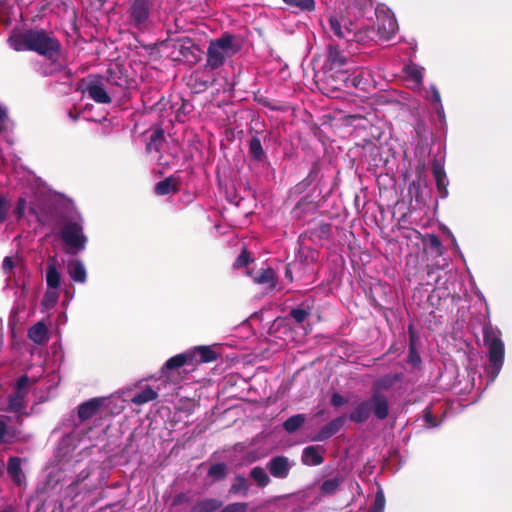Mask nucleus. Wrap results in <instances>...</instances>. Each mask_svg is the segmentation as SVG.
Masks as SVG:
<instances>
[{"mask_svg":"<svg viewBox=\"0 0 512 512\" xmlns=\"http://www.w3.org/2000/svg\"><path fill=\"white\" fill-rule=\"evenodd\" d=\"M164 131L165 130H154L150 137V141L147 144V150L159 151L162 143L164 142Z\"/></svg>","mask_w":512,"mask_h":512,"instance_id":"obj_44","label":"nucleus"},{"mask_svg":"<svg viewBox=\"0 0 512 512\" xmlns=\"http://www.w3.org/2000/svg\"><path fill=\"white\" fill-rule=\"evenodd\" d=\"M194 357L193 365L201 363H210L216 361L218 353L210 346H197L191 350H188Z\"/></svg>","mask_w":512,"mask_h":512,"instance_id":"obj_18","label":"nucleus"},{"mask_svg":"<svg viewBox=\"0 0 512 512\" xmlns=\"http://www.w3.org/2000/svg\"><path fill=\"white\" fill-rule=\"evenodd\" d=\"M407 362L413 367H419L422 363L421 357L416 350L415 344L409 345V353L407 357Z\"/></svg>","mask_w":512,"mask_h":512,"instance_id":"obj_48","label":"nucleus"},{"mask_svg":"<svg viewBox=\"0 0 512 512\" xmlns=\"http://www.w3.org/2000/svg\"><path fill=\"white\" fill-rule=\"evenodd\" d=\"M408 334H409V345L415 344V341L417 339V333L415 331L413 324L408 325Z\"/></svg>","mask_w":512,"mask_h":512,"instance_id":"obj_58","label":"nucleus"},{"mask_svg":"<svg viewBox=\"0 0 512 512\" xmlns=\"http://www.w3.org/2000/svg\"><path fill=\"white\" fill-rule=\"evenodd\" d=\"M372 413L381 421L389 415L388 399L377 390L372 391L369 399L357 403L348 415V419L355 424H363L370 418Z\"/></svg>","mask_w":512,"mask_h":512,"instance_id":"obj_2","label":"nucleus"},{"mask_svg":"<svg viewBox=\"0 0 512 512\" xmlns=\"http://www.w3.org/2000/svg\"><path fill=\"white\" fill-rule=\"evenodd\" d=\"M228 474L227 465L223 462L212 464L207 472V476L213 481H221L226 478Z\"/></svg>","mask_w":512,"mask_h":512,"instance_id":"obj_41","label":"nucleus"},{"mask_svg":"<svg viewBox=\"0 0 512 512\" xmlns=\"http://www.w3.org/2000/svg\"><path fill=\"white\" fill-rule=\"evenodd\" d=\"M426 99L430 102L431 106L435 110L436 120L435 126L437 128H443L446 126V118L444 108L441 100L439 90L434 84H431L427 89Z\"/></svg>","mask_w":512,"mask_h":512,"instance_id":"obj_13","label":"nucleus"},{"mask_svg":"<svg viewBox=\"0 0 512 512\" xmlns=\"http://www.w3.org/2000/svg\"><path fill=\"white\" fill-rule=\"evenodd\" d=\"M348 63L347 57L344 53L336 46L329 45L327 54V65L329 70L342 71L341 68L346 66Z\"/></svg>","mask_w":512,"mask_h":512,"instance_id":"obj_19","label":"nucleus"},{"mask_svg":"<svg viewBox=\"0 0 512 512\" xmlns=\"http://www.w3.org/2000/svg\"><path fill=\"white\" fill-rule=\"evenodd\" d=\"M502 333L497 328L486 323L483 326V342L488 349V365L486 373L493 381L500 373L504 363V343L501 339Z\"/></svg>","mask_w":512,"mask_h":512,"instance_id":"obj_1","label":"nucleus"},{"mask_svg":"<svg viewBox=\"0 0 512 512\" xmlns=\"http://www.w3.org/2000/svg\"><path fill=\"white\" fill-rule=\"evenodd\" d=\"M338 123H331V126H338Z\"/></svg>","mask_w":512,"mask_h":512,"instance_id":"obj_61","label":"nucleus"},{"mask_svg":"<svg viewBox=\"0 0 512 512\" xmlns=\"http://www.w3.org/2000/svg\"><path fill=\"white\" fill-rule=\"evenodd\" d=\"M337 78L343 83L345 88H359L364 84V77L361 73L355 74L350 68L345 71H337Z\"/></svg>","mask_w":512,"mask_h":512,"instance_id":"obj_24","label":"nucleus"},{"mask_svg":"<svg viewBox=\"0 0 512 512\" xmlns=\"http://www.w3.org/2000/svg\"><path fill=\"white\" fill-rule=\"evenodd\" d=\"M377 16L376 33L379 40L391 39L398 28L397 21L394 15L389 12H379Z\"/></svg>","mask_w":512,"mask_h":512,"instance_id":"obj_11","label":"nucleus"},{"mask_svg":"<svg viewBox=\"0 0 512 512\" xmlns=\"http://www.w3.org/2000/svg\"><path fill=\"white\" fill-rule=\"evenodd\" d=\"M34 383V380L30 379L26 374H24L17 379L14 385V392L12 394L25 400L29 393L30 387Z\"/></svg>","mask_w":512,"mask_h":512,"instance_id":"obj_31","label":"nucleus"},{"mask_svg":"<svg viewBox=\"0 0 512 512\" xmlns=\"http://www.w3.org/2000/svg\"><path fill=\"white\" fill-rule=\"evenodd\" d=\"M8 210L9 203L7 199L2 194H0V224L6 220Z\"/></svg>","mask_w":512,"mask_h":512,"instance_id":"obj_51","label":"nucleus"},{"mask_svg":"<svg viewBox=\"0 0 512 512\" xmlns=\"http://www.w3.org/2000/svg\"><path fill=\"white\" fill-rule=\"evenodd\" d=\"M28 337L36 344H42L47 339V328L44 323L38 322L28 330Z\"/></svg>","mask_w":512,"mask_h":512,"instance_id":"obj_33","label":"nucleus"},{"mask_svg":"<svg viewBox=\"0 0 512 512\" xmlns=\"http://www.w3.org/2000/svg\"><path fill=\"white\" fill-rule=\"evenodd\" d=\"M346 417L339 416L324 425L312 438L313 441L323 442L337 434L345 424Z\"/></svg>","mask_w":512,"mask_h":512,"instance_id":"obj_14","label":"nucleus"},{"mask_svg":"<svg viewBox=\"0 0 512 512\" xmlns=\"http://www.w3.org/2000/svg\"><path fill=\"white\" fill-rule=\"evenodd\" d=\"M332 226L326 222H319L314 227L310 228L307 233L311 238L328 239L331 235Z\"/></svg>","mask_w":512,"mask_h":512,"instance_id":"obj_38","label":"nucleus"},{"mask_svg":"<svg viewBox=\"0 0 512 512\" xmlns=\"http://www.w3.org/2000/svg\"><path fill=\"white\" fill-rule=\"evenodd\" d=\"M287 6L299 12L311 13L316 9L315 0H282Z\"/></svg>","mask_w":512,"mask_h":512,"instance_id":"obj_34","label":"nucleus"},{"mask_svg":"<svg viewBox=\"0 0 512 512\" xmlns=\"http://www.w3.org/2000/svg\"><path fill=\"white\" fill-rule=\"evenodd\" d=\"M295 265H292V264H287L285 266V278L288 279L289 282H293V267H295Z\"/></svg>","mask_w":512,"mask_h":512,"instance_id":"obj_59","label":"nucleus"},{"mask_svg":"<svg viewBox=\"0 0 512 512\" xmlns=\"http://www.w3.org/2000/svg\"><path fill=\"white\" fill-rule=\"evenodd\" d=\"M27 38L28 30L25 32H12L7 42L10 48L17 52L28 51L29 41Z\"/></svg>","mask_w":512,"mask_h":512,"instance_id":"obj_27","label":"nucleus"},{"mask_svg":"<svg viewBox=\"0 0 512 512\" xmlns=\"http://www.w3.org/2000/svg\"><path fill=\"white\" fill-rule=\"evenodd\" d=\"M377 116L373 111H367L364 114H344L338 113L333 117V120L341 121V125L351 128H380L379 124L375 122Z\"/></svg>","mask_w":512,"mask_h":512,"instance_id":"obj_7","label":"nucleus"},{"mask_svg":"<svg viewBox=\"0 0 512 512\" xmlns=\"http://www.w3.org/2000/svg\"><path fill=\"white\" fill-rule=\"evenodd\" d=\"M305 421L306 416L304 414H296L284 421L283 428L287 433H295L303 426Z\"/></svg>","mask_w":512,"mask_h":512,"instance_id":"obj_36","label":"nucleus"},{"mask_svg":"<svg viewBox=\"0 0 512 512\" xmlns=\"http://www.w3.org/2000/svg\"><path fill=\"white\" fill-rule=\"evenodd\" d=\"M68 273L73 281L78 283L86 282V269L80 260H73L72 262L69 263Z\"/></svg>","mask_w":512,"mask_h":512,"instance_id":"obj_30","label":"nucleus"},{"mask_svg":"<svg viewBox=\"0 0 512 512\" xmlns=\"http://www.w3.org/2000/svg\"><path fill=\"white\" fill-rule=\"evenodd\" d=\"M289 315L294 319L296 323L300 324L307 319V317L310 315V312L304 308L297 307L291 309Z\"/></svg>","mask_w":512,"mask_h":512,"instance_id":"obj_47","label":"nucleus"},{"mask_svg":"<svg viewBox=\"0 0 512 512\" xmlns=\"http://www.w3.org/2000/svg\"><path fill=\"white\" fill-rule=\"evenodd\" d=\"M248 509V503L246 502H235L225 506L220 512H246Z\"/></svg>","mask_w":512,"mask_h":512,"instance_id":"obj_50","label":"nucleus"},{"mask_svg":"<svg viewBox=\"0 0 512 512\" xmlns=\"http://www.w3.org/2000/svg\"><path fill=\"white\" fill-rule=\"evenodd\" d=\"M223 502L215 498H205L196 502L189 512H215L221 508Z\"/></svg>","mask_w":512,"mask_h":512,"instance_id":"obj_28","label":"nucleus"},{"mask_svg":"<svg viewBox=\"0 0 512 512\" xmlns=\"http://www.w3.org/2000/svg\"><path fill=\"white\" fill-rule=\"evenodd\" d=\"M251 261H252V259L250 257L249 251L247 250V248H243L240 255L236 258V260L234 262V267L235 268L246 267Z\"/></svg>","mask_w":512,"mask_h":512,"instance_id":"obj_49","label":"nucleus"},{"mask_svg":"<svg viewBox=\"0 0 512 512\" xmlns=\"http://www.w3.org/2000/svg\"><path fill=\"white\" fill-rule=\"evenodd\" d=\"M385 504H386V499H385L384 492L381 489H379L376 492L374 503L371 507V512H384Z\"/></svg>","mask_w":512,"mask_h":512,"instance_id":"obj_46","label":"nucleus"},{"mask_svg":"<svg viewBox=\"0 0 512 512\" xmlns=\"http://www.w3.org/2000/svg\"><path fill=\"white\" fill-rule=\"evenodd\" d=\"M330 401L333 406L340 407L342 405L347 404L348 399L346 397H344L343 395L335 392L332 394Z\"/></svg>","mask_w":512,"mask_h":512,"instance_id":"obj_52","label":"nucleus"},{"mask_svg":"<svg viewBox=\"0 0 512 512\" xmlns=\"http://www.w3.org/2000/svg\"><path fill=\"white\" fill-rule=\"evenodd\" d=\"M352 37L350 41H354L357 43L366 44L369 42H376L378 41L376 28L374 26H367V27H361L356 29L353 27L352 30Z\"/></svg>","mask_w":512,"mask_h":512,"instance_id":"obj_23","label":"nucleus"},{"mask_svg":"<svg viewBox=\"0 0 512 512\" xmlns=\"http://www.w3.org/2000/svg\"><path fill=\"white\" fill-rule=\"evenodd\" d=\"M353 27L354 24L348 17L341 13H334L329 16L328 26L325 28L330 36L350 42Z\"/></svg>","mask_w":512,"mask_h":512,"instance_id":"obj_9","label":"nucleus"},{"mask_svg":"<svg viewBox=\"0 0 512 512\" xmlns=\"http://www.w3.org/2000/svg\"><path fill=\"white\" fill-rule=\"evenodd\" d=\"M7 473L17 486H21L25 482L26 478L21 467V458L12 456L8 459Z\"/></svg>","mask_w":512,"mask_h":512,"instance_id":"obj_21","label":"nucleus"},{"mask_svg":"<svg viewBox=\"0 0 512 512\" xmlns=\"http://www.w3.org/2000/svg\"><path fill=\"white\" fill-rule=\"evenodd\" d=\"M9 412L15 413L18 416L26 415V402L20 397L10 394L8 396V407Z\"/></svg>","mask_w":512,"mask_h":512,"instance_id":"obj_39","label":"nucleus"},{"mask_svg":"<svg viewBox=\"0 0 512 512\" xmlns=\"http://www.w3.org/2000/svg\"><path fill=\"white\" fill-rule=\"evenodd\" d=\"M424 420L427 424H429L432 427L437 426L436 418L434 417L430 408H426L424 410Z\"/></svg>","mask_w":512,"mask_h":512,"instance_id":"obj_54","label":"nucleus"},{"mask_svg":"<svg viewBox=\"0 0 512 512\" xmlns=\"http://www.w3.org/2000/svg\"><path fill=\"white\" fill-rule=\"evenodd\" d=\"M46 282L48 288L57 289L60 286L61 275L55 264L49 263L46 269Z\"/></svg>","mask_w":512,"mask_h":512,"instance_id":"obj_40","label":"nucleus"},{"mask_svg":"<svg viewBox=\"0 0 512 512\" xmlns=\"http://www.w3.org/2000/svg\"><path fill=\"white\" fill-rule=\"evenodd\" d=\"M325 448L320 445H311L303 449L301 462L306 466H319L324 462Z\"/></svg>","mask_w":512,"mask_h":512,"instance_id":"obj_15","label":"nucleus"},{"mask_svg":"<svg viewBox=\"0 0 512 512\" xmlns=\"http://www.w3.org/2000/svg\"><path fill=\"white\" fill-rule=\"evenodd\" d=\"M152 7V0H131L129 18L134 27L139 30L148 27Z\"/></svg>","mask_w":512,"mask_h":512,"instance_id":"obj_8","label":"nucleus"},{"mask_svg":"<svg viewBox=\"0 0 512 512\" xmlns=\"http://www.w3.org/2000/svg\"><path fill=\"white\" fill-rule=\"evenodd\" d=\"M28 51H34L48 59H55L60 52L59 42L43 29L28 30Z\"/></svg>","mask_w":512,"mask_h":512,"instance_id":"obj_4","label":"nucleus"},{"mask_svg":"<svg viewBox=\"0 0 512 512\" xmlns=\"http://www.w3.org/2000/svg\"><path fill=\"white\" fill-rule=\"evenodd\" d=\"M179 185V177L169 176L155 185L154 192L160 196L175 194L179 191Z\"/></svg>","mask_w":512,"mask_h":512,"instance_id":"obj_22","label":"nucleus"},{"mask_svg":"<svg viewBox=\"0 0 512 512\" xmlns=\"http://www.w3.org/2000/svg\"><path fill=\"white\" fill-rule=\"evenodd\" d=\"M189 501V498L187 497L186 494L184 493H179L177 494L174 499H173V502H172V505L173 506H178V505H181L183 503H187Z\"/></svg>","mask_w":512,"mask_h":512,"instance_id":"obj_57","label":"nucleus"},{"mask_svg":"<svg viewBox=\"0 0 512 512\" xmlns=\"http://www.w3.org/2000/svg\"><path fill=\"white\" fill-rule=\"evenodd\" d=\"M249 153L251 157L257 161H261L265 157L261 141L256 136H253L249 141Z\"/></svg>","mask_w":512,"mask_h":512,"instance_id":"obj_43","label":"nucleus"},{"mask_svg":"<svg viewBox=\"0 0 512 512\" xmlns=\"http://www.w3.org/2000/svg\"><path fill=\"white\" fill-rule=\"evenodd\" d=\"M255 283L259 285H267L269 290H274L278 282V276L271 267L261 268L253 277Z\"/></svg>","mask_w":512,"mask_h":512,"instance_id":"obj_20","label":"nucleus"},{"mask_svg":"<svg viewBox=\"0 0 512 512\" xmlns=\"http://www.w3.org/2000/svg\"><path fill=\"white\" fill-rule=\"evenodd\" d=\"M26 209V200L24 198H19L14 210V213L17 218H22Z\"/></svg>","mask_w":512,"mask_h":512,"instance_id":"obj_53","label":"nucleus"},{"mask_svg":"<svg viewBox=\"0 0 512 512\" xmlns=\"http://www.w3.org/2000/svg\"><path fill=\"white\" fill-rule=\"evenodd\" d=\"M343 483V477L337 474L335 477L323 481L320 491L325 495H334L340 485Z\"/></svg>","mask_w":512,"mask_h":512,"instance_id":"obj_35","label":"nucleus"},{"mask_svg":"<svg viewBox=\"0 0 512 512\" xmlns=\"http://www.w3.org/2000/svg\"><path fill=\"white\" fill-rule=\"evenodd\" d=\"M157 397L158 392L152 389L151 386H146L142 391L132 397L131 402L135 405H143L157 399Z\"/></svg>","mask_w":512,"mask_h":512,"instance_id":"obj_32","label":"nucleus"},{"mask_svg":"<svg viewBox=\"0 0 512 512\" xmlns=\"http://www.w3.org/2000/svg\"><path fill=\"white\" fill-rule=\"evenodd\" d=\"M103 79L105 78L101 76L90 77L85 85L84 92L96 103L108 104L111 102V97L106 90Z\"/></svg>","mask_w":512,"mask_h":512,"instance_id":"obj_10","label":"nucleus"},{"mask_svg":"<svg viewBox=\"0 0 512 512\" xmlns=\"http://www.w3.org/2000/svg\"><path fill=\"white\" fill-rule=\"evenodd\" d=\"M402 379H403L402 373L386 374L374 382L373 390H377L379 392H381V390H389L396 383L400 382Z\"/></svg>","mask_w":512,"mask_h":512,"instance_id":"obj_25","label":"nucleus"},{"mask_svg":"<svg viewBox=\"0 0 512 512\" xmlns=\"http://www.w3.org/2000/svg\"><path fill=\"white\" fill-rule=\"evenodd\" d=\"M239 50L235 36L229 33L221 37L212 39L207 49L206 67L210 70H216L222 67L225 61L234 56Z\"/></svg>","mask_w":512,"mask_h":512,"instance_id":"obj_3","label":"nucleus"},{"mask_svg":"<svg viewBox=\"0 0 512 512\" xmlns=\"http://www.w3.org/2000/svg\"><path fill=\"white\" fill-rule=\"evenodd\" d=\"M249 492V484L247 479L243 475H236L233 483L229 488V493L236 495L242 494L243 496H247Z\"/></svg>","mask_w":512,"mask_h":512,"instance_id":"obj_37","label":"nucleus"},{"mask_svg":"<svg viewBox=\"0 0 512 512\" xmlns=\"http://www.w3.org/2000/svg\"><path fill=\"white\" fill-rule=\"evenodd\" d=\"M432 174L435 178L436 188L441 198H446L448 196V184L449 180L447 178L446 172L444 170V166L437 160H434L431 165Z\"/></svg>","mask_w":512,"mask_h":512,"instance_id":"obj_16","label":"nucleus"},{"mask_svg":"<svg viewBox=\"0 0 512 512\" xmlns=\"http://www.w3.org/2000/svg\"><path fill=\"white\" fill-rule=\"evenodd\" d=\"M193 357L191 353L185 351L169 358L160 369L161 377L174 384L180 383L183 377L180 376L179 370L184 366H194Z\"/></svg>","mask_w":512,"mask_h":512,"instance_id":"obj_6","label":"nucleus"},{"mask_svg":"<svg viewBox=\"0 0 512 512\" xmlns=\"http://www.w3.org/2000/svg\"><path fill=\"white\" fill-rule=\"evenodd\" d=\"M60 237L72 254L83 250L87 243V238L83 233V227L76 221L66 222L61 228Z\"/></svg>","mask_w":512,"mask_h":512,"instance_id":"obj_5","label":"nucleus"},{"mask_svg":"<svg viewBox=\"0 0 512 512\" xmlns=\"http://www.w3.org/2000/svg\"><path fill=\"white\" fill-rule=\"evenodd\" d=\"M0 123L4 126L10 125V120L8 117L7 109L6 107L2 106L0 104Z\"/></svg>","mask_w":512,"mask_h":512,"instance_id":"obj_56","label":"nucleus"},{"mask_svg":"<svg viewBox=\"0 0 512 512\" xmlns=\"http://www.w3.org/2000/svg\"><path fill=\"white\" fill-rule=\"evenodd\" d=\"M250 477L257 483V485L261 488H264L269 485L270 478L268 474L265 472V470L260 467L256 466L253 467L250 471Z\"/></svg>","mask_w":512,"mask_h":512,"instance_id":"obj_42","label":"nucleus"},{"mask_svg":"<svg viewBox=\"0 0 512 512\" xmlns=\"http://www.w3.org/2000/svg\"><path fill=\"white\" fill-rule=\"evenodd\" d=\"M56 289H53V290H50L48 289L43 298H42V301H41V305L46 308V309H50V308H53L57 301H58V297H59V294L57 291H55Z\"/></svg>","mask_w":512,"mask_h":512,"instance_id":"obj_45","label":"nucleus"},{"mask_svg":"<svg viewBox=\"0 0 512 512\" xmlns=\"http://www.w3.org/2000/svg\"><path fill=\"white\" fill-rule=\"evenodd\" d=\"M422 243L426 248L430 249L436 257H440L444 254L445 249L437 235L429 233L422 235Z\"/></svg>","mask_w":512,"mask_h":512,"instance_id":"obj_29","label":"nucleus"},{"mask_svg":"<svg viewBox=\"0 0 512 512\" xmlns=\"http://www.w3.org/2000/svg\"><path fill=\"white\" fill-rule=\"evenodd\" d=\"M404 72L408 80L414 83L415 89L419 90L423 83L424 68L415 63H409L405 66Z\"/></svg>","mask_w":512,"mask_h":512,"instance_id":"obj_26","label":"nucleus"},{"mask_svg":"<svg viewBox=\"0 0 512 512\" xmlns=\"http://www.w3.org/2000/svg\"><path fill=\"white\" fill-rule=\"evenodd\" d=\"M14 268V262L11 257H5L2 263V270L4 273L9 274Z\"/></svg>","mask_w":512,"mask_h":512,"instance_id":"obj_55","label":"nucleus"},{"mask_svg":"<svg viewBox=\"0 0 512 512\" xmlns=\"http://www.w3.org/2000/svg\"><path fill=\"white\" fill-rule=\"evenodd\" d=\"M104 398H92L86 402L81 403L78 406V418L81 422L91 419L94 417L99 409L102 407Z\"/></svg>","mask_w":512,"mask_h":512,"instance_id":"obj_17","label":"nucleus"},{"mask_svg":"<svg viewBox=\"0 0 512 512\" xmlns=\"http://www.w3.org/2000/svg\"><path fill=\"white\" fill-rule=\"evenodd\" d=\"M293 467V462L284 455L273 456L266 464V469L276 479H286Z\"/></svg>","mask_w":512,"mask_h":512,"instance_id":"obj_12","label":"nucleus"},{"mask_svg":"<svg viewBox=\"0 0 512 512\" xmlns=\"http://www.w3.org/2000/svg\"><path fill=\"white\" fill-rule=\"evenodd\" d=\"M7 434V424L0 417V444L3 442L5 435Z\"/></svg>","mask_w":512,"mask_h":512,"instance_id":"obj_60","label":"nucleus"}]
</instances>
